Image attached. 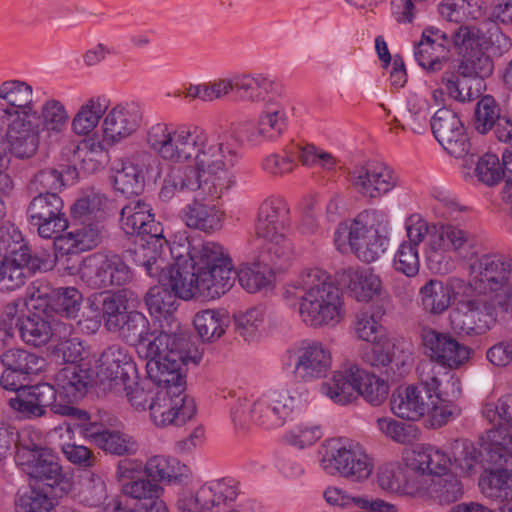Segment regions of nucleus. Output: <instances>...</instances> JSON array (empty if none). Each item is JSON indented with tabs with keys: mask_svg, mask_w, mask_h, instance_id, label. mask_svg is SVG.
Masks as SVG:
<instances>
[{
	"mask_svg": "<svg viewBox=\"0 0 512 512\" xmlns=\"http://www.w3.org/2000/svg\"><path fill=\"white\" fill-rule=\"evenodd\" d=\"M452 286L437 279L428 280L419 290L423 310L433 316L442 315L452 304L454 298Z\"/></svg>",
	"mask_w": 512,
	"mask_h": 512,
	"instance_id": "obj_43",
	"label": "nucleus"
},
{
	"mask_svg": "<svg viewBox=\"0 0 512 512\" xmlns=\"http://www.w3.org/2000/svg\"><path fill=\"white\" fill-rule=\"evenodd\" d=\"M294 406L295 399L288 391L274 392L254 402L252 422L267 429L281 427Z\"/></svg>",
	"mask_w": 512,
	"mask_h": 512,
	"instance_id": "obj_32",
	"label": "nucleus"
},
{
	"mask_svg": "<svg viewBox=\"0 0 512 512\" xmlns=\"http://www.w3.org/2000/svg\"><path fill=\"white\" fill-rule=\"evenodd\" d=\"M406 473L401 467H384L378 472V483L383 490L394 493L417 492L418 483L410 468Z\"/></svg>",
	"mask_w": 512,
	"mask_h": 512,
	"instance_id": "obj_58",
	"label": "nucleus"
},
{
	"mask_svg": "<svg viewBox=\"0 0 512 512\" xmlns=\"http://www.w3.org/2000/svg\"><path fill=\"white\" fill-rule=\"evenodd\" d=\"M430 126L436 140L450 155L461 158L468 153L470 141L454 111L445 107L437 110L430 119Z\"/></svg>",
	"mask_w": 512,
	"mask_h": 512,
	"instance_id": "obj_23",
	"label": "nucleus"
},
{
	"mask_svg": "<svg viewBox=\"0 0 512 512\" xmlns=\"http://www.w3.org/2000/svg\"><path fill=\"white\" fill-rule=\"evenodd\" d=\"M191 126H179L171 129L164 122L150 124L145 131L148 147L163 160L180 163L191 148Z\"/></svg>",
	"mask_w": 512,
	"mask_h": 512,
	"instance_id": "obj_17",
	"label": "nucleus"
},
{
	"mask_svg": "<svg viewBox=\"0 0 512 512\" xmlns=\"http://www.w3.org/2000/svg\"><path fill=\"white\" fill-rule=\"evenodd\" d=\"M136 374V365L126 349L111 345L100 356L95 384L105 392L121 395L123 390L130 388Z\"/></svg>",
	"mask_w": 512,
	"mask_h": 512,
	"instance_id": "obj_15",
	"label": "nucleus"
},
{
	"mask_svg": "<svg viewBox=\"0 0 512 512\" xmlns=\"http://www.w3.org/2000/svg\"><path fill=\"white\" fill-rule=\"evenodd\" d=\"M483 416L493 425L490 430H503L509 434L512 432L504 425L512 428V395L502 396L495 403H487L483 408Z\"/></svg>",
	"mask_w": 512,
	"mask_h": 512,
	"instance_id": "obj_63",
	"label": "nucleus"
},
{
	"mask_svg": "<svg viewBox=\"0 0 512 512\" xmlns=\"http://www.w3.org/2000/svg\"><path fill=\"white\" fill-rule=\"evenodd\" d=\"M15 461L35 485L49 490L53 497H62L72 488L58 457L45 446L42 436L32 429L24 428L17 433Z\"/></svg>",
	"mask_w": 512,
	"mask_h": 512,
	"instance_id": "obj_2",
	"label": "nucleus"
},
{
	"mask_svg": "<svg viewBox=\"0 0 512 512\" xmlns=\"http://www.w3.org/2000/svg\"><path fill=\"white\" fill-rule=\"evenodd\" d=\"M356 377L359 383L356 393L362 395L371 405L379 406L387 399L389 386L383 379L359 368Z\"/></svg>",
	"mask_w": 512,
	"mask_h": 512,
	"instance_id": "obj_62",
	"label": "nucleus"
},
{
	"mask_svg": "<svg viewBox=\"0 0 512 512\" xmlns=\"http://www.w3.org/2000/svg\"><path fill=\"white\" fill-rule=\"evenodd\" d=\"M466 289L497 303L501 314L512 316V259L486 254L470 265Z\"/></svg>",
	"mask_w": 512,
	"mask_h": 512,
	"instance_id": "obj_7",
	"label": "nucleus"
},
{
	"mask_svg": "<svg viewBox=\"0 0 512 512\" xmlns=\"http://www.w3.org/2000/svg\"><path fill=\"white\" fill-rule=\"evenodd\" d=\"M356 374H358V367L354 365L345 370L336 371L329 381L322 383V393L335 403H348L354 397L359 385Z\"/></svg>",
	"mask_w": 512,
	"mask_h": 512,
	"instance_id": "obj_44",
	"label": "nucleus"
},
{
	"mask_svg": "<svg viewBox=\"0 0 512 512\" xmlns=\"http://www.w3.org/2000/svg\"><path fill=\"white\" fill-rule=\"evenodd\" d=\"M450 465L465 476L512 463V434L488 430L479 445L469 440H456L451 448Z\"/></svg>",
	"mask_w": 512,
	"mask_h": 512,
	"instance_id": "obj_6",
	"label": "nucleus"
},
{
	"mask_svg": "<svg viewBox=\"0 0 512 512\" xmlns=\"http://www.w3.org/2000/svg\"><path fill=\"white\" fill-rule=\"evenodd\" d=\"M82 294L75 287L52 289L44 309L54 311L67 318H75L82 305Z\"/></svg>",
	"mask_w": 512,
	"mask_h": 512,
	"instance_id": "obj_50",
	"label": "nucleus"
},
{
	"mask_svg": "<svg viewBox=\"0 0 512 512\" xmlns=\"http://www.w3.org/2000/svg\"><path fill=\"white\" fill-rule=\"evenodd\" d=\"M290 224L289 208L281 197H269L258 208L255 235L263 243L259 248V261L271 268L289 266L294 248L287 237Z\"/></svg>",
	"mask_w": 512,
	"mask_h": 512,
	"instance_id": "obj_3",
	"label": "nucleus"
},
{
	"mask_svg": "<svg viewBox=\"0 0 512 512\" xmlns=\"http://www.w3.org/2000/svg\"><path fill=\"white\" fill-rule=\"evenodd\" d=\"M188 258L181 255L175 259L177 287L183 296H198L216 299L234 285L236 271L232 259L222 245L204 242L200 246H189Z\"/></svg>",
	"mask_w": 512,
	"mask_h": 512,
	"instance_id": "obj_1",
	"label": "nucleus"
},
{
	"mask_svg": "<svg viewBox=\"0 0 512 512\" xmlns=\"http://www.w3.org/2000/svg\"><path fill=\"white\" fill-rule=\"evenodd\" d=\"M40 116L10 120L7 123L8 150L18 160L32 159L40 146Z\"/></svg>",
	"mask_w": 512,
	"mask_h": 512,
	"instance_id": "obj_27",
	"label": "nucleus"
},
{
	"mask_svg": "<svg viewBox=\"0 0 512 512\" xmlns=\"http://www.w3.org/2000/svg\"><path fill=\"white\" fill-rule=\"evenodd\" d=\"M464 177L466 180L476 178L478 182L490 187L497 185L503 179L499 158L495 154L486 153L477 159L472 172L464 173Z\"/></svg>",
	"mask_w": 512,
	"mask_h": 512,
	"instance_id": "obj_59",
	"label": "nucleus"
},
{
	"mask_svg": "<svg viewBox=\"0 0 512 512\" xmlns=\"http://www.w3.org/2000/svg\"><path fill=\"white\" fill-rule=\"evenodd\" d=\"M383 214L375 209L363 210L350 224L349 229V247L364 243L371 235L379 231L378 225L383 218Z\"/></svg>",
	"mask_w": 512,
	"mask_h": 512,
	"instance_id": "obj_55",
	"label": "nucleus"
},
{
	"mask_svg": "<svg viewBox=\"0 0 512 512\" xmlns=\"http://www.w3.org/2000/svg\"><path fill=\"white\" fill-rule=\"evenodd\" d=\"M445 388L429 401V410L426 414L433 428H440L462 414V408L457 403L462 394L460 381L457 378H450L445 382Z\"/></svg>",
	"mask_w": 512,
	"mask_h": 512,
	"instance_id": "obj_33",
	"label": "nucleus"
},
{
	"mask_svg": "<svg viewBox=\"0 0 512 512\" xmlns=\"http://www.w3.org/2000/svg\"><path fill=\"white\" fill-rule=\"evenodd\" d=\"M49 494V490L39 487L18 493L15 500L16 512H53L54 503Z\"/></svg>",
	"mask_w": 512,
	"mask_h": 512,
	"instance_id": "obj_64",
	"label": "nucleus"
},
{
	"mask_svg": "<svg viewBox=\"0 0 512 512\" xmlns=\"http://www.w3.org/2000/svg\"><path fill=\"white\" fill-rule=\"evenodd\" d=\"M501 115L499 103L491 95H484L476 103L473 126L478 133L485 135L493 129Z\"/></svg>",
	"mask_w": 512,
	"mask_h": 512,
	"instance_id": "obj_60",
	"label": "nucleus"
},
{
	"mask_svg": "<svg viewBox=\"0 0 512 512\" xmlns=\"http://www.w3.org/2000/svg\"><path fill=\"white\" fill-rule=\"evenodd\" d=\"M431 399L415 384L404 389H397L391 396V410L393 413L410 421H417L429 410Z\"/></svg>",
	"mask_w": 512,
	"mask_h": 512,
	"instance_id": "obj_37",
	"label": "nucleus"
},
{
	"mask_svg": "<svg viewBox=\"0 0 512 512\" xmlns=\"http://www.w3.org/2000/svg\"><path fill=\"white\" fill-rule=\"evenodd\" d=\"M0 109L3 120L27 119L39 116L33 102L32 87L19 80L5 81L0 85Z\"/></svg>",
	"mask_w": 512,
	"mask_h": 512,
	"instance_id": "obj_30",
	"label": "nucleus"
},
{
	"mask_svg": "<svg viewBox=\"0 0 512 512\" xmlns=\"http://www.w3.org/2000/svg\"><path fill=\"white\" fill-rule=\"evenodd\" d=\"M63 207V200L57 193H44L32 198L26 215L30 223L37 227L40 237L56 240L68 228Z\"/></svg>",
	"mask_w": 512,
	"mask_h": 512,
	"instance_id": "obj_19",
	"label": "nucleus"
},
{
	"mask_svg": "<svg viewBox=\"0 0 512 512\" xmlns=\"http://www.w3.org/2000/svg\"><path fill=\"white\" fill-rule=\"evenodd\" d=\"M420 338L428 362L442 368L457 369L468 361L470 348L460 343L450 333L440 332L428 326L420 329Z\"/></svg>",
	"mask_w": 512,
	"mask_h": 512,
	"instance_id": "obj_18",
	"label": "nucleus"
},
{
	"mask_svg": "<svg viewBox=\"0 0 512 512\" xmlns=\"http://www.w3.org/2000/svg\"><path fill=\"white\" fill-rule=\"evenodd\" d=\"M136 265L144 268L150 277L157 278L158 285L149 289L145 296L146 306L160 324L164 323L167 328L171 323H179L174 317L177 310V299H191L194 296H183L179 289L174 286L178 277L175 271L178 269L174 264H167L164 258L159 255H149L147 249L134 252Z\"/></svg>",
	"mask_w": 512,
	"mask_h": 512,
	"instance_id": "obj_5",
	"label": "nucleus"
},
{
	"mask_svg": "<svg viewBox=\"0 0 512 512\" xmlns=\"http://www.w3.org/2000/svg\"><path fill=\"white\" fill-rule=\"evenodd\" d=\"M417 492H423L441 505L456 502L463 496V485L457 476L451 473L436 475L431 480L417 486Z\"/></svg>",
	"mask_w": 512,
	"mask_h": 512,
	"instance_id": "obj_41",
	"label": "nucleus"
},
{
	"mask_svg": "<svg viewBox=\"0 0 512 512\" xmlns=\"http://www.w3.org/2000/svg\"><path fill=\"white\" fill-rule=\"evenodd\" d=\"M339 281L348 287L351 296L358 301L367 302L381 291V280L370 269H345Z\"/></svg>",
	"mask_w": 512,
	"mask_h": 512,
	"instance_id": "obj_40",
	"label": "nucleus"
},
{
	"mask_svg": "<svg viewBox=\"0 0 512 512\" xmlns=\"http://www.w3.org/2000/svg\"><path fill=\"white\" fill-rule=\"evenodd\" d=\"M2 365L10 370L29 376L43 368L44 359L24 349H9L0 356Z\"/></svg>",
	"mask_w": 512,
	"mask_h": 512,
	"instance_id": "obj_57",
	"label": "nucleus"
},
{
	"mask_svg": "<svg viewBox=\"0 0 512 512\" xmlns=\"http://www.w3.org/2000/svg\"><path fill=\"white\" fill-rule=\"evenodd\" d=\"M151 210L150 205L144 200H132L120 211V225L126 235L140 237L147 245L153 246L152 251L149 247H144L149 255H157V249H161L167 241L163 235L161 223L155 221Z\"/></svg>",
	"mask_w": 512,
	"mask_h": 512,
	"instance_id": "obj_14",
	"label": "nucleus"
},
{
	"mask_svg": "<svg viewBox=\"0 0 512 512\" xmlns=\"http://www.w3.org/2000/svg\"><path fill=\"white\" fill-rule=\"evenodd\" d=\"M116 474L118 480L123 482V493L136 502L132 507L117 502L112 512H169L161 498L163 488L158 483L142 477V462L135 459L120 460Z\"/></svg>",
	"mask_w": 512,
	"mask_h": 512,
	"instance_id": "obj_9",
	"label": "nucleus"
},
{
	"mask_svg": "<svg viewBox=\"0 0 512 512\" xmlns=\"http://www.w3.org/2000/svg\"><path fill=\"white\" fill-rule=\"evenodd\" d=\"M433 362H422L417 367L419 382L415 384L430 398L437 397L438 394L445 390V382L450 378H454L446 371Z\"/></svg>",
	"mask_w": 512,
	"mask_h": 512,
	"instance_id": "obj_53",
	"label": "nucleus"
},
{
	"mask_svg": "<svg viewBox=\"0 0 512 512\" xmlns=\"http://www.w3.org/2000/svg\"><path fill=\"white\" fill-rule=\"evenodd\" d=\"M60 393L69 401L81 399L92 385V375L79 364H68L59 369L54 376Z\"/></svg>",
	"mask_w": 512,
	"mask_h": 512,
	"instance_id": "obj_39",
	"label": "nucleus"
},
{
	"mask_svg": "<svg viewBox=\"0 0 512 512\" xmlns=\"http://www.w3.org/2000/svg\"><path fill=\"white\" fill-rule=\"evenodd\" d=\"M290 360H294V375L310 381L326 375L331 366V353L320 342H303L290 355Z\"/></svg>",
	"mask_w": 512,
	"mask_h": 512,
	"instance_id": "obj_31",
	"label": "nucleus"
},
{
	"mask_svg": "<svg viewBox=\"0 0 512 512\" xmlns=\"http://www.w3.org/2000/svg\"><path fill=\"white\" fill-rule=\"evenodd\" d=\"M356 374H358V367L354 365L345 370L336 371L329 381L322 383V393L335 403H348L354 397L359 385Z\"/></svg>",
	"mask_w": 512,
	"mask_h": 512,
	"instance_id": "obj_45",
	"label": "nucleus"
},
{
	"mask_svg": "<svg viewBox=\"0 0 512 512\" xmlns=\"http://www.w3.org/2000/svg\"><path fill=\"white\" fill-rule=\"evenodd\" d=\"M350 181L361 196L377 199L397 186L398 176L384 164L366 163L350 172Z\"/></svg>",
	"mask_w": 512,
	"mask_h": 512,
	"instance_id": "obj_26",
	"label": "nucleus"
},
{
	"mask_svg": "<svg viewBox=\"0 0 512 512\" xmlns=\"http://www.w3.org/2000/svg\"><path fill=\"white\" fill-rule=\"evenodd\" d=\"M153 422L160 427L182 426L197 412L193 398L185 392L158 389L148 406Z\"/></svg>",
	"mask_w": 512,
	"mask_h": 512,
	"instance_id": "obj_20",
	"label": "nucleus"
},
{
	"mask_svg": "<svg viewBox=\"0 0 512 512\" xmlns=\"http://www.w3.org/2000/svg\"><path fill=\"white\" fill-rule=\"evenodd\" d=\"M410 357L409 350L403 341H392L388 339L372 342L369 351L365 352L363 359L372 367L382 368L395 362L396 365L404 364Z\"/></svg>",
	"mask_w": 512,
	"mask_h": 512,
	"instance_id": "obj_42",
	"label": "nucleus"
},
{
	"mask_svg": "<svg viewBox=\"0 0 512 512\" xmlns=\"http://www.w3.org/2000/svg\"><path fill=\"white\" fill-rule=\"evenodd\" d=\"M429 241L425 256L430 269L437 273L448 271L447 252H453L458 258L470 261L478 255V238L472 232L453 224L439 226L428 223Z\"/></svg>",
	"mask_w": 512,
	"mask_h": 512,
	"instance_id": "obj_8",
	"label": "nucleus"
},
{
	"mask_svg": "<svg viewBox=\"0 0 512 512\" xmlns=\"http://www.w3.org/2000/svg\"><path fill=\"white\" fill-rule=\"evenodd\" d=\"M322 468L329 474L339 475L359 482L367 479L373 469L371 459L363 448L350 440L333 438L323 445L320 452Z\"/></svg>",
	"mask_w": 512,
	"mask_h": 512,
	"instance_id": "obj_11",
	"label": "nucleus"
},
{
	"mask_svg": "<svg viewBox=\"0 0 512 512\" xmlns=\"http://www.w3.org/2000/svg\"><path fill=\"white\" fill-rule=\"evenodd\" d=\"M232 91L243 101L259 103L272 88L274 82L262 75H239L230 79Z\"/></svg>",
	"mask_w": 512,
	"mask_h": 512,
	"instance_id": "obj_49",
	"label": "nucleus"
},
{
	"mask_svg": "<svg viewBox=\"0 0 512 512\" xmlns=\"http://www.w3.org/2000/svg\"><path fill=\"white\" fill-rule=\"evenodd\" d=\"M200 360L201 353L191 342L182 349L170 351L163 360L147 362L146 370L151 381L155 382L159 389L185 392L186 379L183 367L189 363L197 365Z\"/></svg>",
	"mask_w": 512,
	"mask_h": 512,
	"instance_id": "obj_13",
	"label": "nucleus"
},
{
	"mask_svg": "<svg viewBox=\"0 0 512 512\" xmlns=\"http://www.w3.org/2000/svg\"><path fill=\"white\" fill-rule=\"evenodd\" d=\"M107 105L104 99L90 98L78 110L72 121V129L78 135H87L105 114Z\"/></svg>",
	"mask_w": 512,
	"mask_h": 512,
	"instance_id": "obj_56",
	"label": "nucleus"
},
{
	"mask_svg": "<svg viewBox=\"0 0 512 512\" xmlns=\"http://www.w3.org/2000/svg\"><path fill=\"white\" fill-rule=\"evenodd\" d=\"M450 462V456L441 450L431 445H421L412 452L410 472L414 474L418 485H422L432 477L446 473Z\"/></svg>",
	"mask_w": 512,
	"mask_h": 512,
	"instance_id": "obj_34",
	"label": "nucleus"
},
{
	"mask_svg": "<svg viewBox=\"0 0 512 512\" xmlns=\"http://www.w3.org/2000/svg\"><path fill=\"white\" fill-rule=\"evenodd\" d=\"M0 258H11L13 262L27 264V270L31 273L52 268L49 256L33 251L24 242L20 230L12 224L0 226Z\"/></svg>",
	"mask_w": 512,
	"mask_h": 512,
	"instance_id": "obj_25",
	"label": "nucleus"
},
{
	"mask_svg": "<svg viewBox=\"0 0 512 512\" xmlns=\"http://www.w3.org/2000/svg\"><path fill=\"white\" fill-rule=\"evenodd\" d=\"M133 279V272L115 253L96 252L84 258L83 282L93 289L123 286Z\"/></svg>",
	"mask_w": 512,
	"mask_h": 512,
	"instance_id": "obj_16",
	"label": "nucleus"
},
{
	"mask_svg": "<svg viewBox=\"0 0 512 512\" xmlns=\"http://www.w3.org/2000/svg\"><path fill=\"white\" fill-rule=\"evenodd\" d=\"M145 479L156 483L166 481L169 484L190 486L192 473L186 465H180L175 459H168L163 456L151 457L144 466Z\"/></svg>",
	"mask_w": 512,
	"mask_h": 512,
	"instance_id": "obj_38",
	"label": "nucleus"
},
{
	"mask_svg": "<svg viewBox=\"0 0 512 512\" xmlns=\"http://www.w3.org/2000/svg\"><path fill=\"white\" fill-rule=\"evenodd\" d=\"M191 343L189 335L182 331L179 323H171L169 328L160 324L159 331L149 330V334L142 337L134 347L138 356L147 362L163 360L170 351L186 347Z\"/></svg>",
	"mask_w": 512,
	"mask_h": 512,
	"instance_id": "obj_22",
	"label": "nucleus"
},
{
	"mask_svg": "<svg viewBox=\"0 0 512 512\" xmlns=\"http://www.w3.org/2000/svg\"><path fill=\"white\" fill-rule=\"evenodd\" d=\"M101 241V231L96 225L87 224L66 235L57 236L55 246L66 254L86 251L96 247Z\"/></svg>",
	"mask_w": 512,
	"mask_h": 512,
	"instance_id": "obj_48",
	"label": "nucleus"
},
{
	"mask_svg": "<svg viewBox=\"0 0 512 512\" xmlns=\"http://www.w3.org/2000/svg\"><path fill=\"white\" fill-rule=\"evenodd\" d=\"M226 322V314L213 309L198 312L193 320L195 329L203 342L219 339L225 333Z\"/></svg>",
	"mask_w": 512,
	"mask_h": 512,
	"instance_id": "obj_54",
	"label": "nucleus"
},
{
	"mask_svg": "<svg viewBox=\"0 0 512 512\" xmlns=\"http://www.w3.org/2000/svg\"><path fill=\"white\" fill-rule=\"evenodd\" d=\"M57 389L48 384L40 383L20 390L16 396L9 398L8 404L20 419L42 417L50 408L56 406Z\"/></svg>",
	"mask_w": 512,
	"mask_h": 512,
	"instance_id": "obj_29",
	"label": "nucleus"
},
{
	"mask_svg": "<svg viewBox=\"0 0 512 512\" xmlns=\"http://www.w3.org/2000/svg\"><path fill=\"white\" fill-rule=\"evenodd\" d=\"M405 230L408 240L399 245L393 265L397 272L415 277L420 269L418 247L429 235L428 222L419 214H413L406 219Z\"/></svg>",
	"mask_w": 512,
	"mask_h": 512,
	"instance_id": "obj_24",
	"label": "nucleus"
},
{
	"mask_svg": "<svg viewBox=\"0 0 512 512\" xmlns=\"http://www.w3.org/2000/svg\"><path fill=\"white\" fill-rule=\"evenodd\" d=\"M512 463L486 469L479 482L483 494L500 501L512 500Z\"/></svg>",
	"mask_w": 512,
	"mask_h": 512,
	"instance_id": "obj_46",
	"label": "nucleus"
},
{
	"mask_svg": "<svg viewBox=\"0 0 512 512\" xmlns=\"http://www.w3.org/2000/svg\"><path fill=\"white\" fill-rule=\"evenodd\" d=\"M149 330L150 323L147 317L139 311L132 310L112 333H117L125 343L134 346L142 337L149 334Z\"/></svg>",
	"mask_w": 512,
	"mask_h": 512,
	"instance_id": "obj_61",
	"label": "nucleus"
},
{
	"mask_svg": "<svg viewBox=\"0 0 512 512\" xmlns=\"http://www.w3.org/2000/svg\"><path fill=\"white\" fill-rule=\"evenodd\" d=\"M259 248L254 253L251 263L242 264L236 277L240 285L249 293H254L266 287L271 282V276L277 272L284 271L288 266L282 268H269L259 261Z\"/></svg>",
	"mask_w": 512,
	"mask_h": 512,
	"instance_id": "obj_47",
	"label": "nucleus"
},
{
	"mask_svg": "<svg viewBox=\"0 0 512 512\" xmlns=\"http://www.w3.org/2000/svg\"><path fill=\"white\" fill-rule=\"evenodd\" d=\"M41 304L32 305L36 311H28L16 330L27 345L40 347L47 344L52 335L51 315Z\"/></svg>",
	"mask_w": 512,
	"mask_h": 512,
	"instance_id": "obj_36",
	"label": "nucleus"
},
{
	"mask_svg": "<svg viewBox=\"0 0 512 512\" xmlns=\"http://www.w3.org/2000/svg\"><path fill=\"white\" fill-rule=\"evenodd\" d=\"M237 495V486L231 479L216 480L202 486L201 497L207 501L208 506L206 512H221Z\"/></svg>",
	"mask_w": 512,
	"mask_h": 512,
	"instance_id": "obj_51",
	"label": "nucleus"
},
{
	"mask_svg": "<svg viewBox=\"0 0 512 512\" xmlns=\"http://www.w3.org/2000/svg\"><path fill=\"white\" fill-rule=\"evenodd\" d=\"M459 282L464 290L460 298H455L449 312L450 327L457 334L483 335L495 325L500 313L498 305L488 297L466 289L463 281Z\"/></svg>",
	"mask_w": 512,
	"mask_h": 512,
	"instance_id": "obj_10",
	"label": "nucleus"
},
{
	"mask_svg": "<svg viewBox=\"0 0 512 512\" xmlns=\"http://www.w3.org/2000/svg\"><path fill=\"white\" fill-rule=\"evenodd\" d=\"M191 137L190 152L184 155L180 163L194 159L195 166L214 183H218L220 174L234 166L236 152L224 147L223 143H209L205 132L197 126H191Z\"/></svg>",
	"mask_w": 512,
	"mask_h": 512,
	"instance_id": "obj_12",
	"label": "nucleus"
},
{
	"mask_svg": "<svg viewBox=\"0 0 512 512\" xmlns=\"http://www.w3.org/2000/svg\"><path fill=\"white\" fill-rule=\"evenodd\" d=\"M178 192H194V197L216 198L219 195V183H214L196 166L172 169L164 178L159 197L163 201L171 200Z\"/></svg>",
	"mask_w": 512,
	"mask_h": 512,
	"instance_id": "obj_21",
	"label": "nucleus"
},
{
	"mask_svg": "<svg viewBox=\"0 0 512 512\" xmlns=\"http://www.w3.org/2000/svg\"><path fill=\"white\" fill-rule=\"evenodd\" d=\"M292 287L295 297L301 300L299 313L307 325H334L340 320V291L326 272L318 268L307 269Z\"/></svg>",
	"mask_w": 512,
	"mask_h": 512,
	"instance_id": "obj_4",
	"label": "nucleus"
},
{
	"mask_svg": "<svg viewBox=\"0 0 512 512\" xmlns=\"http://www.w3.org/2000/svg\"><path fill=\"white\" fill-rule=\"evenodd\" d=\"M208 198L194 197L181 212V219L188 228L207 234L221 229L223 213Z\"/></svg>",
	"mask_w": 512,
	"mask_h": 512,
	"instance_id": "obj_35",
	"label": "nucleus"
},
{
	"mask_svg": "<svg viewBox=\"0 0 512 512\" xmlns=\"http://www.w3.org/2000/svg\"><path fill=\"white\" fill-rule=\"evenodd\" d=\"M433 362H422L417 367L419 382L415 384L430 398L437 397L438 394L445 390V382L450 378H454L446 371Z\"/></svg>",
	"mask_w": 512,
	"mask_h": 512,
	"instance_id": "obj_52",
	"label": "nucleus"
},
{
	"mask_svg": "<svg viewBox=\"0 0 512 512\" xmlns=\"http://www.w3.org/2000/svg\"><path fill=\"white\" fill-rule=\"evenodd\" d=\"M142 118L143 112L134 102L113 107L103 120V145L111 146L131 136L140 127Z\"/></svg>",
	"mask_w": 512,
	"mask_h": 512,
	"instance_id": "obj_28",
	"label": "nucleus"
}]
</instances>
